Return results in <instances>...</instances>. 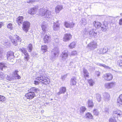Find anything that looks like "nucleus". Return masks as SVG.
<instances>
[{
  "label": "nucleus",
  "instance_id": "nucleus-8",
  "mask_svg": "<svg viewBox=\"0 0 122 122\" xmlns=\"http://www.w3.org/2000/svg\"><path fill=\"white\" fill-rule=\"evenodd\" d=\"M97 46V43L94 41L91 42L88 45V47L91 50H94L96 48Z\"/></svg>",
  "mask_w": 122,
  "mask_h": 122
},
{
  "label": "nucleus",
  "instance_id": "nucleus-41",
  "mask_svg": "<svg viewBox=\"0 0 122 122\" xmlns=\"http://www.w3.org/2000/svg\"><path fill=\"white\" fill-rule=\"evenodd\" d=\"M6 100L4 96L0 95V101L2 102H5Z\"/></svg>",
  "mask_w": 122,
  "mask_h": 122
},
{
  "label": "nucleus",
  "instance_id": "nucleus-37",
  "mask_svg": "<svg viewBox=\"0 0 122 122\" xmlns=\"http://www.w3.org/2000/svg\"><path fill=\"white\" fill-rule=\"evenodd\" d=\"M19 51L24 53V54L27 53L26 49L25 48H20L19 49Z\"/></svg>",
  "mask_w": 122,
  "mask_h": 122
},
{
  "label": "nucleus",
  "instance_id": "nucleus-28",
  "mask_svg": "<svg viewBox=\"0 0 122 122\" xmlns=\"http://www.w3.org/2000/svg\"><path fill=\"white\" fill-rule=\"evenodd\" d=\"M76 82V78L73 77L71 80V84L73 85H75Z\"/></svg>",
  "mask_w": 122,
  "mask_h": 122
},
{
  "label": "nucleus",
  "instance_id": "nucleus-20",
  "mask_svg": "<svg viewBox=\"0 0 122 122\" xmlns=\"http://www.w3.org/2000/svg\"><path fill=\"white\" fill-rule=\"evenodd\" d=\"M104 99L106 101H108L109 100L110 96L107 93L105 92L103 94Z\"/></svg>",
  "mask_w": 122,
  "mask_h": 122
},
{
  "label": "nucleus",
  "instance_id": "nucleus-39",
  "mask_svg": "<svg viewBox=\"0 0 122 122\" xmlns=\"http://www.w3.org/2000/svg\"><path fill=\"white\" fill-rule=\"evenodd\" d=\"M25 56H24V58L25 60L26 61H28L30 59L29 56L27 53L24 54Z\"/></svg>",
  "mask_w": 122,
  "mask_h": 122
},
{
  "label": "nucleus",
  "instance_id": "nucleus-33",
  "mask_svg": "<svg viewBox=\"0 0 122 122\" xmlns=\"http://www.w3.org/2000/svg\"><path fill=\"white\" fill-rule=\"evenodd\" d=\"M96 64L100 66H103L105 68L108 69H110V68L108 66H106L105 64H101L99 63H97Z\"/></svg>",
  "mask_w": 122,
  "mask_h": 122
},
{
  "label": "nucleus",
  "instance_id": "nucleus-62",
  "mask_svg": "<svg viewBox=\"0 0 122 122\" xmlns=\"http://www.w3.org/2000/svg\"><path fill=\"white\" fill-rule=\"evenodd\" d=\"M97 76H99L100 75V73L99 72H97Z\"/></svg>",
  "mask_w": 122,
  "mask_h": 122
},
{
  "label": "nucleus",
  "instance_id": "nucleus-53",
  "mask_svg": "<svg viewBox=\"0 0 122 122\" xmlns=\"http://www.w3.org/2000/svg\"><path fill=\"white\" fill-rule=\"evenodd\" d=\"M102 49L103 54L106 53L108 51V49L107 47H105Z\"/></svg>",
  "mask_w": 122,
  "mask_h": 122
},
{
  "label": "nucleus",
  "instance_id": "nucleus-48",
  "mask_svg": "<svg viewBox=\"0 0 122 122\" xmlns=\"http://www.w3.org/2000/svg\"><path fill=\"white\" fill-rule=\"evenodd\" d=\"M5 75L3 73L0 72V79H2L5 77Z\"/></svg>",
  "mask_w": 122,
  "mask_h": 122
},
{
  "label": "nucleus",
  "instance_id": "nucleus-49",
  "mask_svg": "<svg viewBox=\"0 0 122 122\" xmlns=\"http://www.w3.org/2000/svg\"><path fill=\"white\" fill-rule=\"evenodd\" d=\"M117 64L120 66H122V60H119L117 61Z\"/></svg>",
  "mask_w": 122,
  "mask_h": 122
},
{
  "label": "nucleus",
  "instance_id": "nucleus-32",
  "mask_svg": "<svg viewBox=\"0 0 122 122\" xmlns=\"http://www.w3.org/2000/svg\"><path fill=\"white\" fill-rule=\"evenodd\" d=\"M87 104L89 107H92L93 106V104L92 100H89L87 102Z\"/></svg>",
  "mask_w": 122,
  "mask_h": 122
},
{
  "label": "nucleus",
  "instance_id": "nucleus-1",
  "mask_svg": "<svg viewBox=\"0 0 122 122\" xmlns=\"http://www.w3.org/2000/svg\"><path fill=\"white\" fill-rule=\"evenodd\" d=\"M39 12L40 15L44 16L45 18H50L51 17V11L44 8L41 9L39 10Z\"/></svg>",
  "mask_w": 122,
  "mask_h": 122
},
{
  "label": "nucleus",
  "instance_id": "nucleus-35",
  "mask_svg": "<svg viewBox=\"0 0 122 122\" xmlns=\"http://www.w3.org/2000/svg\"><path fill=\"white\" fill-rule=\"evenodd\" d=\"M41 49L44 52H46L47 50V46L46 45L42 46L41 47Z\"/></svg>",
  "mask_w": 122,
  "mask_h": 122
},
{
  "label": "nucleus",
  "instance_id": "nucleus-40",
  "mask_svg": "<svg viewBox=\"0 0 122 122\" xmlns=\"http://www.w3.org/2000/svg\"><path fill=\"white\" fill-rule=\"evenodd\" d=\"M87 23V21L85 19H82L81 21V24L82 25H85Z\"/></svg>",
  "mask_w": 122,
  "mask_h": 122
},
{
  "label": "nucleus",
  "instance_id": "nucleus-25",
  "mask_svg": "<svg viewBox=\"0 0 122 122\" xmlns=\"http://www.w3.org/2000/svg\"><path fill=\"white\" fill-rule=\"evenodd\" d=\"M93 24L96 28H99L101 26V23L95 21L93 22Z\"/></svg>",
  "mask_w": 122,
  "mask_h": 122
},
{
  "label": "nucleus",
  "instance_id": "nucleus-24",
  "mask_svg": "<svg viewBox=\"0 0 122 122\" xmlns=\"http://www.w3.org/2000/svg\"><path fill=\"white\" fill-rule=\"evenodd\" d=\"M83 72L84 73V76L85 79L86 78V77H88L89 76V73L86 69L84 68L83 70Z\"/></svg>",
  "mask_w": 122,
  "mask_h": 122
},
{
  "label": "nucleus",
  "instance_id": "nucleus-55",
  "mask_svg": "<svg viewBox=\"0 0 122 122\" xmlns=\"http://www.w3.org/2000/svg\"><path fill=\"white\" fill-rule=\"evenodd\" d=\"M88 32L87 30L86 29H84L83 32V34L85 35L87 34L88 33Z\"/></svg>",
  "mask_w": 122,
  "mask_h": 122
},
{
  "label": "nucleus",
  "instance_id": "nucleus-30",
  "mask_svg": "<svg viewBox=\"0 0 122 122\" xmlns=\"http://www.w3.org/2000/svg\"><path fill=\"white\" fill-rule=\"evenodd\" d=\"M57 21L56 23H54V30L56 31L58 30L59 28V24Z\"/></svg>",
  "mask_w": 122,
  "mask_h": 122
},
{
  "label": "nucleus",
  "instance_id": "nucleus-60",
  "mask_svg": "<svg viewBox=\"0 0 122 122\" xmlns=\"http://www.w3.org/2000/svg\"><path fill=\"white\" fill-rule=\"evenodd\" d=\"M18 72V71L15 70V71L14 72H13V75H15L17 74H18L17 73Z\"/></svg>",
  "mask_w": 122,
  "mask_h": 122
},
{
  "label": "nucleus",
  "instance_id": "nucleus-10",
  "mask_svg": "<svg viewBox=\"0 0 122 122\" xmlns=\"http://www.w3.org/2000/svg\"><path fill=\"white\" fill-rule=\"evenodd\" d=\"M38 9L37 6H35L29 9L28 13L31 15L35 14L38 11Z\"/></svg>",
  "mask_w": 122,
  "mask_h": 122
},
{
  "label": "nucleus",
  "instance_id": "nucleus-47",
  "mask_svg": "<svg viewBox=\"0 0 122 122\" xmlns=\"http://www.w3.org/2000/svg\"><path fill=\"white\" fill-rule=\"evenodd\" d=\"M56 36H55L54 38L55 39L54 40V41L55 43L57 44H58L59 42V40L58 38H56Z\"/></svg>",
  "mask_w": 122,
  "mask_h": 122
},
{
  "label": "nucleus",
  "instance_id": "nucleus-14",
  "mask_svg": "<svg viewBox=\"0 0 122 122\" xmlns=\"http://www.w3.org/2000/svg\"><path fill=\"white\" fill-rule=\"evenodd\" d=\"M89 34L90 36L95 37L97 35V32L96 30L94 29L91 30L89 32Z\"/></svg>",
  "mask_w": 122,
  "mask_h": 122
},
{
  "label": "nucleus",
  "instance_id": "nucleus-38",
  "mask_svg": "<svg viewBox=\"0 0 122 122\" xmlns=\"http://www.w3.org/2000/svg\"><path fill=\"white\" fill-rule=\"evenodd\" d=\"M27 48L29 52H30L32 49V45L31 44H29L28 46L27 47Z\"/></svg>",
  "mask_w": 122,
  "mask_h": 122
},
{
  "label": "nucleus",
  "instance_id": "nucleus-59",
  "mask_svg": "<svg viewBox=\"0 0 122 122\" xmlns=\"http://www.w3.org/2000/svg\"><path fill=\"white\" fill-rule=\"evenodd\" d=\"M34 83L35 85H38L39 84V82L38 81L35 80L34 81Z\"/></svg>",
  "mask_w": 122,
  "mask_h": 122
},
{
  "label": "nucleus",
  "instance_id": "nucleus-19",
  "mask_svg": "<svg viewBox=\"0 0 122 122\" xmlns=\"http://www.w3.org/2000/svg\"><path fill=\"white\" fill-rule=\"evenodd\" d=\"M117 103L120 106H122V94L120 95L117 98Z\"/></svg>",
  "mask_w": 122,
  "mask_h": 122
},
{
  "label": "nucleus",
  "instance_id": "nucleus-9",
  "mask_svg": "<svg viewBox=\"0 0 122 122\" xmlns=\"http://www.w3.org/2000/svg\"><path fill=\"white\" fill-rule=\"evenodd\" d=\"M115 85V82H114L107 83L105 84V86L107 89H110L114 87Z\"/></svg>",
  "mask_w": 122,
  "mask_h": 122
},
{
  "label": "nucleus",
  "instance_id": "nucleus-36",
  "mask_svg": "<svg viewBox=\"0 0 122 122\" xmlns=\"http://www.w3.org/2000/svg\"><path fill=\"white\" fill-rule=\"evenodd\" d=\"M86 109V108L84 106H82L80 108V112L81 113H83Z\"/></svg>",
  "mask_w": 122,
  "mask_h": 122
},
{
  "label": "nucleus",
  "instance_id": "nucleus-12",
  "mask_svg": "<svg viewBox=\"0 0 122 122\" xmlns=\"http://www.w3.org/2000/svg\"><path fill=\"white\" fill-rule=\"evenodd\" d=\"M103 76L105 79L107 81L111 80L113 78L112 75L110 73H106Z\"/></svg>",
  "mask_w": 122,
  "mask_h": 122
},
{
  "label": "nucleus",
  "instance_id": "nucleus-4",
  "mask_svg": "<svg viewBox=\"0 0 122 122\" xmlns=\"http://www.w3.org/2000/svg\"><path fill=\"white\" fill-rule=\"evenodd\" d=\"M30 25V22L27 21H25L23 23L22 28L25 32L27 33L28 31Z\"/></svg>",
  "mask_w": 122,
  "mask_h": 122
},
{
  "label": "nucleus",
  "instance_id": "nucleus-58",
  "mask_svg": "<svg viewBox=\"0 0 122 122\" xmlns=\"http://www.w3.org/2000/svg\"><path fill=\"white\" fill-rule=\"evenodd\" d=\"M119 24L120 25H122V18L119 20Z\"/></svg>",
  "mask_w": 122,
  "mask_h": 122
},
{
  "label": "nucleus",
  "instance_id": "nucleus-7",
  "mask_svg": "<svg viewBox=\"0 0 122 122\" xmlns=\"http://www.w3.org/2000/svg\"><path fill=\"white\" fill-rule=\"evenodd\" d=\"M35 93L33 92H30L26 94L25 96L27 99H33L35 96Z\"/></svg>",
  "mask_w": 122,
  "mask_h": 122
},
{
  "label": "nucleus",
  "instance_id": "nucleus-26",
  "mask_svg": "<svg viewBox=\"0 0 122 122\" xmlns=\"http://www.w3.org/2000/svg\"><path fill=\"white\" fill-rule=\"evenodd\" d=\"M30 91V92H35L36 93H38L39 92V90L38 89L35 87H32L29 90Z\"/></svg>",
  "mask_w": 122,
  "mask_h": 122
},
{
  "label": "nucleus",
  "instance_id": "nucleus-44",
  "mask_svg": "<svg viewBox=\"0 0 122 122\" xmlns=\"http://www.w3.org/2000/svg\"><path fill=\"white\" fill-rule=\"evenodd\" d=\"M101 30L103 31H105L108 28V27L107 26L103 25V26L101 27Z\"/></svg>",
  "mask_w": 122,
  "mask_h": 122
},
{
  "label": "nucleus",
  "instance_id": "nucleus-51",
  "mask_svg": "<svg viewBox=\"0 0 122 122\" xmlns=\"http://www.w3.org/2000/svg\"><path fill=\"white\" fill-rule=\"evenodd\" d=\"M3 39L4 40L2 41V43L4 45H6L5 44H6L7 42V40L4 37H3Z\"/></svg>",
  "mask_w": 122,
  "mask_h": 122
},
{
  "label": "nucleus",
  "instance_id": "nucleus-42",
  "mask_svg": "<svg viewBox=\"0 0 122 122\" xmlns=\"http://www.w3.org/2000/svg\"><path fill=\"white\" fill-rule=\"evenodd\" d=\"M76 44L75 43L73 42L70 44L69 46L70 48H72L75 47L76 46Z\"/></svg>",
  "mask_w": 122,
  "mask_h": 122
},
{
  "label": "nucleus",
  "instance_id": "nucleus-45",
  "mask_svg": "<svg viewBox=\"0 0 122 122\" xmlns=\"http://www.w3.org/2000/svg\"><path fill=\"white\" fill-rule=\"evenodd\" d=\"M88 82L90 85L91 86H92L93 84H94V82L91 79H90L88 80Z\"/></svg>",
  "mask_w": 122,
  "mask_h": 122
},
{
  "label": "nucleus",
  "instance_id": "nucleus-43",
  "mask_svg": "<svg viewBox=\"0 0 122 122\" xmlns=\"http://www.w3.org/2000/svg\"><path fill=\"white\" fill-rule=\"evenodd\" d=\"M7 28L11 30H13V27L12 24L11 23L8 24L7 25Z\"/></svg>",
  "mask_w": 122,
  "mask_h": 122
},
{
  "label": "nucleus",
  "instance_id": "nucleus-46",
  "mask_svg": "<svg viewBox=\"0 0 122 122\" xmlns=\"http://www.w3.org/2000/svg\"><path fill=\"white\" fill-rule=\"evenodd\" d=\"M109 122H117L114 117L111 118L109 119Z\"/></svg>",
  "mask_w": 122,
  "mask_h": 122
},
{
  "label": "nucleus",
  "instance_id": "nucleus-61",
  "mask_svg": "<svg viewBox=\"0 0 122 122\" xmlns=\"http://www.w3.org/2000/svg\"><path fill=\"white\" fill-rule=\"evenodd\" d=\"M3 25V23L2 22H0V28H1Z\"/></svg>",
  "mask_w": 122,
  "mask_h": 122
},
{
  "label": "nucleus",
  "instance_id": "nucleus-34",
  "mask_svg": "<svg viewBox=\"0 0 122 122\" xmlns=\"http://www.w3.org/2000/svg\"><path fill=\"white\" fill-rule=\"evenodd\" d=\"M85 116L87 118L89 119H92L93 117L92 115L89 112H88L86 114Z\"/></svg>",
  "mask_w": 122,
  "mask_h": 122
},
{
  "label": "nucleus",
  "instance_id": "nucleus-15",
  "mask_svg": "<svg viewBox=\"0 0 122 122\" xmlns=\"http://www.w3.org/2000/svg\"><path fill=\"white\" fill-rule=\"evenodd\" d=\"M68 51L67 50H65L61 54L62 59L63 60H65L67 58L68 56Z\"/></svg>",
  "mask_w": 122,
  "mask_h": 122
},
{
  "label": "nucleus",
  "instance_id": "nucleus-18",
  "mask_svg": "<svg viewBox=\"0 0 122 122\" xmlns=\"http://www.w3.org/2000/svg\"><path fill=\"white\" fill-rule=\"evenodd\" d=\"M63 8V7L62 5H58L55 8V12L56 13H58Z\"/></svg>",
  "mask_w": 122,
  "mask_h": 122
},
{
  "label": "nucleus",
  "instance_id": "nucleus-57",
  "mask_svg": "<svg viewBox=\"0 0 122 122\" xmlns=\"http://www.w3.org/2000/svg\"><path fill=\"white\" fill-rule=\"evenodd\" d=\"M67 74H66V75H64L63 76H62L61 77V78L63 80H64L65 79V78L67 76Z\"/></svg>",
  "mask_w": 122,
  "mask_h": 122
},
{
  "label": "nucleus",
  "instance_id": "nucleus-21",
  "mask_svg": "<svg viewBox=\"0 0 122 122\" xmlns=\"http://www.w3.org/2000/svg\"><path fill=\"white\" fill-rule=\"evenodd\" d=\"M59 53V51L58 47H55L54 48V56L57 57Z\"/></svg>",
  "mask_w": 122,
  "mask_h": 122
},
{
  "label": "nucleus",
  "instance_id": "nucleus-27",
  "mask_svg": "<svg viewBox=\"0 0 122 122\" xmlns=\"http://www.w3.org/2000/svg\"><path fill=\"white\" fill-rule=\"evenodd\" d=\"M7 68V65L4 63H0V70H3V69Z\"/></svg>",
  "mask_w": 122,
  "mask_h": 122
},
{
  "label": "nucleus",
  "instance_id": "nucleus-13",
  "mask_svg": "<svg viewBox=\"0 0 122 122\" xmlns=\"http://www.w3.org/2000/svg\"><path fill=\"white\" fill-rule=\"evenodd\" d=\"M72 37L71 35L70 34H65L63 37V41H69Z\"/></svg>",
  "mask_w": 122,
  "mask_h": 122
},
{
  "label": "nucleus",
  "instance_id": "nucleus-22",
  "mask_svg": "<svg viewBox=\"0 0 122 122\" xmlns=\"http://www.w3.org/2000/svg\"><path fill=\"white\" fill-rule=\"evenodd\" d=\"M6 79L8 81L13 80L14 79L15 77L14 75L11 74H9L6 76Z\"/></svg>",
  "mask_w": 122,
  "mask_h": 122
},
{
  "label": "nucleus",
  "instance_id": "nucleus-56",
  "mask_svg": "<svg viewBox=\"0 0 122 122\" xmlns=\"http://www.w3.org/2000/svg\"><path fill=\"white\" fill-rule=\"evenodd\" d=\"M15 76V78L16 79H19L20 78V76L18 75V74H17L15 75H14Z\"/></svg>",
  "mask_w": 122,
  "mask_h": 122
},
{
  "label": "nucleus",
  "instance_id": "nucleus-64",
  "mask_svg": "<svg viewBox=\"0 0 122 122\" xmlns=\"http://www.w3.org/2000/svg\"><path fill=\"white\" fill-rule=\"evenodd\" d=\"M2 55L1 54V53L0 51V57H1L2 56Z\"/></svg>",
  "mask_w": 122,
  "mask_h": 122
},
{
  "label": "nucleus",
  "instance_id": "nucleus-54",
  "mask_svg": "<svg viewBox=\"0 0 122 122\" xmlns=\"http://www.w3.org/2000/svg\"><path fill=\"white\" fill-rule=\"evenodd\" d=\"M103 49L102 48L99 49L98 50V52L100 54H103Z\"/></svg>",
  "mask_w": 122,
  "mask_h": 122
},
{
  "label": "nucleus",
  "instance_id": "nucleus-11",
  "mask_svg": "<svg viewBox=\"0 0 122 122\" xmlns=\"http://www.w3.org/2000/svg\"><path fill=\"white\" fill-rule=\"evenodd\" d=\"M122 115V112L119 110H117L114 111L113 112V116L116 117H120Z\"/></svg>",
  "mask_w": 122,
  "mask_h": 122
},
{
  "label": "nucleus",
  "instance_id": "nucleus-31",
  "mask_svg": "<svg viewBox=\"0 0 122 122\" xmlns=\"http://www.w3.org/2000/svg\"><path fill=\"white\" fill-rule=\"evenodd\" d=\"M50 37L49 36L47 35H45L43 39L44 42L45 43H48L49 40L50 39Z\"/></svg>",
  "mask_w": 122,
  "mask_h": 122
},
{
  "label": "nucleus",
  "instance_id": "nucleus-6",
  "mask_svg": "<svg viewBox=\"0 0 122 122\" xmlns=\"http://www.w3.org/2000/svg\"><path fill=\"white\" fill-rule=\"evenodd\" d=\"M43 22L44 23L42 24L41 26V27L43 30V32L42 33V36H44V35H45V34L46 33L48 29L47 26L46 25L45 22Z\"/></svg>",
  "mask_w": 122,
  "mask_h": 122
},
{
  "label": "nucleus",
  "instance_id": "nucleus-63",
  "mask_svg": "<svg viewBox=\"0 0 122 122\" xmlns=\"http://www.w3.org/2000/svg\"><path fill=\"white\" fill-rule=\"evenodd\" d=\"M35 1L34 0H30V3H32L35 2Z\"/></svg>",
  "mask_w": 122,
  "mask_h": 122
},
{
  "label": "nucleus",
  "instance_id": "nucleus-23",
  "mask_svg": "<svg viewBox=\"0 0 122 122\" xmlns=\"http://www.w3.org/2000/svg\"><path fill=\"white\" fill-rule=\"evenodd\" d=\"M23 18L22 16H19L17 18L16 21L19 25L23 23Z\"/></svg>",
  "mask_w": 122,
  "mask_h": 122
},
{
  "label": "nucleus",
  "instance_id": "nucleus-2",
  "mask_svg": "<svg viewBox=\"0 0 122 122\" xmlns=\"http://www.w3.org/2000/svg\"><path fill=\"white\" fill-rule=\"evenodd\" d=\"M36 79L45 85L49 84L50 82L49 79L48 77L43 76H40L36 78Z\"/></svg>",
  "mask_w": 122,
  "mask_h": 122
},
{
  "label": "nucleus",
  "instance_id": "nucleus-17",
  "mask_svg": "<svg viewBox=\"0 0 122 122\" xmlns=\"http://www.w3.org/2000/svg\"><path fill=\"white\" fill-rule=\"evenodd\" d=\"M75 24L73 23H69L67 22H64V25L66 28H73L74 27Z\"/></svg>",
  "mask_w": 122,
  "mask_h": 122
},
{
  "label": "nucleus",
  "instance_id": "nucleus-3",
  "mask_svg": "<svg viewBox=\"0 0 122 122\" xmlns=\"http://www.w3.org/2000/svg\"><path fill=\"white\" fill-rule=\"evenodd\" d=\"M15 40L13 39L11 36L10 37V40L13 44L15 46H16L17 45L18 43H20L21 41V39L20 37L17 35L15 36Z\"/></svg>",
  "mask_w": 122,
  "mask_h": 122
},
{
  "label": "nucleus",
  "instance_id": "nucleus-50",
  "mask_svg": "<svg viewBox=\"0 0 122 122\" xmlns=\"http://www.w3.org/2000/svg\"><path fill=\"white\" fill-rule=\"evenodd\" d=\"M93 113L94 115L97 116L99 114V112L97 110H94L93 111Z\"/></svg>",
  "mask_w": 122,
  "mask_h": 122
},
{
  "label": "nucleus",
  "instance_id": "nucleus-29",
  "mask_svg": "<svg viewBox=\"0 0 122 122\" xmlns=\"http://www.w3.org/2000/svg\"><path fill=\"white\" fill-rule=\"evenodd\" d=\"M95 98L97 99V100L99 102L102 99L101 95L98 94H95Z\"/></svg>",
  "mask_w": 122,
  "mask_h": 122
},
{
  "label": "nucleus",
  "instance_id": "nucleus-52",
  "mask_svg": "<svg viewBox=\"0 0 122 122\" xmlns=\"http://www.w3.org/2000/svg\"><path fill=\"white\" fill-rule=\"evenodd\" d=\"M77 54V52L76 51H72L71 54H70L71 55H72V56H75Z\"/></svg>",
  "mask_w": 122,
  "mask_h": 122
},
{
  "label": "nucleus",
  "instance_id": "nucleus-16",
  "mask_svg": "<svg viewBox=\"0 0 122 122\" xmlns=\"http://www.w3.org/2000/svg\"><path fill=\"white\" fill-rule=\"evenodd\" d=\"M66 91V87H61L60 88L59 92L57 93V95H59L61 94H64Z\"/></svg>",
  "mask_w": 122,
  "mask_h": 122
},
{
  "label": "nucleus",
  "instance_id": "nucleus-5",
  "mask_svg": "<svg viewBox=\"0 0 122 122\" xmlns=\"http://www.w3.org/2000/svg\"><path fill=\"white\" fill-rule=\"evenodd\" d=\"M7 58L8 61L10 62H13L14 60L13 58L14 57V53L11 51H8L7 54Z\"/></svg>",
  "mask_w": 122,
  "mask_h": 122
}]
</instances>
